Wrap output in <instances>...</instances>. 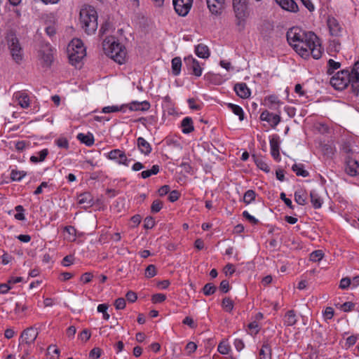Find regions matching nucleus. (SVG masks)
Masks as SVG:
<instances>
[{"label":"nucleus","mask_w":359,"mask_h":359,"mask_svg":"<svg viewBox=\"0 0 359 359\" xmlns=\"http://www.w3.org/2000/svg\"><path fill=\"white\" fill-rule=\"evenodd\" d=\"M331 86L337 90H343L349 84L351 89L356 95L359 93V60L357 61L351 69H343L333 76L330 81Z\"/></svg>","instance_id":"obj_1"},{"label":"nucleus","mask_w":359,"mask_h":359,"mask_svg":"<svg viewBox=\"0 0 359 359\" xmlns=\"http://www.w3.org/2000/svg\"><path fill=\"white\" fill-rule=\"evenodd\" d=\"M316 39V35L313 32H305L297 27H292L287 32L288 43L293 46L299 55H307V50L304 46L308 47L309 45L306 43H313Z\"/></svg>","instance_id":"obj_2"},{"label":"nucleus","mask_w":359,"mask_h":359,"mask_svg":"<svg viewBox=\"0 0 359 359\" xmlns=\"http://www.w3.org/2000/svg\"><path fill=\"white\" fill-rule=\"evenodd\" d=\"M79 22L81 27L88 34H93L97 29V14L90 6H85L80 11Z\"/></svg>","instance_id":"obj_3"},{"label":"nucleus","mask_w":359,"mask_h":359,"mask_svg":"<svg viewBox=\"0 0 359 359\" xmlns=\"http://www.w3.org/2000/svg\"><path fill=\"white\" fill-rule=\"evenodd\" d=\"M67 48L70 63L76 67H80L81 60L86 55V48L82 41L79 39H73Z\"/></svg>","instance_id":"obj_4"},{"label":"nucleus","mask_w":359,"mask_h":359,"mask_svg":"<svg viewBox=\"0 0 359 359\" xmlns=\"http://www.w3.org/2000/svg\"><path fill=\"white\" fill-rule=\"evenodd\" d=\"M104 49L107 54L115 62L121 65L126 61V52L125 48L118 42L109 40L104 41Z\"/></svg>","instance_id":"obj_5"},{"label":"nucleus","mask_w":359,"mask_h":359,"mask_svg":"<svg viewBox=\"0 0 359 359\" xmlns=\"http://www.w3.org/2000/svg\"><path fill=\"white\" fill-rule=\"evenodd\" d=\"M7 42L13 59L17 63H20L23 57V50L20 44L19 40L13 34L7 36Z\"/></svg>","instance_id":"obj_6"},{"label":"nucleus","mask_w":359,"mask_h":359,"mask_svg":"<svg viewBox=\"0 0 359 359\" xmlns=\"http://www.w3.org/2000/svg\"><path fill=\"white\" fill-rule=\"evenodd\" d=\"M306 45H309L308 47H305L307 50V55H299L301 57L306 58L311 55L316 60L321 57L323 49L317 36L316 39L313 40V43H307Z\"/></svg>","instance_id":"obj_7"},{"label":"nucleus","mask_w":359,"mask_h":359,"mask_svg":"<svg viewBox=\"0 0 359 359\" xmlns=\"http://www.w3.org/2000/svg\"><path fill=\"white\" fill-rule=\"evenodd\" d=\"M194 0H172L175 12L182 17L188 15L191 8Z\"/></svg>","instance_id":"obj_8"},{"label":"nucleus","mask_w":359,"mask_h":359,"mask_svg":"<svg viewBox=\"0 0 359 359\" xmlns=\"http://www.w3.org/2000/svg\"><path fill=\"white\" fill-rule=\"evenodd\" d=\"M38 334L36 329L33 327L25 329L20 335V344H25L28 345L33 344L36 340Z\"/></svg>","instance_id":"obj_9"},{"label":"nucleus","mask_w":359,"mask_h":359,"mask_svg":"<svg viewBox=\"0 0 359 359\" xmlns=\"http://www.w3.org/2000/svg\"><path fill=\"white\" fill-rule=\"evenodd\" d=\"M184 62L188 70L192 71V74L196 76H201L203 69L196 59L189 55L184 58Z\"/></svg>","instance_id":"obj_10"},{"label":"nucleus","mask_w":359,"mask_h":359,"mask_svg":"<svg viewBox=\"0 0 359 359\" xmlns=\"http://www.w3.org/2000/svg\"><path fill=\"white\" fill-rule=\"evenodd\" d=\"M345 163V172L349 176L355 177L359 175V163L356 160L348 156L346 158Z\"/></svg>","instance_id":"obj_11"},{"label":"nucleus","mask_w":359,"mask_h":359,"mask_svg":"<svg viewBox=\"0 0 359 359\" xmlns=\"http://www.w3.org/2000/svg\"><path fill=\"white\" fill-rule=\"evenodd\" d=\"M269 142L271 156L276 161H280V137L276 134L273 135L272 136H271Z\"/></svg>","instance_id":"obj_12"},{"label":"nucleus","mask_w":359,"mask_h":359,"mask_svg":"<svg viewBox=\"0 0 359 359\" xmlns=\"http://www.w3.org/2000/svg\"><path fill=\"white\" fill-rule=\"evenodd\" d=\"M208 8L213 15H220L224 8L225 0H206Z\"/></svg>","instance_id":"obj_13"},{"label":"nucleus","mask_w":359,"mask_h":359,"mask_svg":"<svg viewBox=\"0 0 359 359\" xmlns=\"http://www.w3.org/2000/svg\"><path fill=\"white\" fill-rule=\"evenodd\" d=\"M260 119L269 123L272 128H275L280 122V116L279 115L273 114L267 110L262 112Z\"/></svg>","instance_id":"obj_14"},{"label":"nucleus","mask_w":359,"mask_h":359,"mask_svg":"<svg viewBox=\"0 0 359 359\" xmlns=\"http://www.w3.org/2000/svg\"><path fill=\"white\" fill-rule=\"evenodd\" d=\"M327 26L330 29V34L334 36H339L342 32V27L339 22L333 17H330L327 19Z\"/></svg>","instance_id":"obj_15"},{"label":"nucleus","mask_w":359,"mask_h":359,"mask_svg":"<svg viewBox=\"0 0 359 359\" xmlns=\"http://www.w3.org/2000/svg\"><path fill=\"white\" fill-rule=\"evenodd\" d=\"M13 98L18 101V104L24 109L29 107V97L24 91H17L13 94Z\"/></svg>","instance_id":"obj_16"},{"label":"nucleus","mask_w":359,"mask_h":359,"mask_svg":"<svg viewBox=\"0 0 359 359\" xmlns=\"http://www.w3.org/2000/svg\"><path fill=\"white\" fill-rule=\"evenodd\" d=\"M236 95L241 98L246 99L250 96V90L245 83H238L233 88Z\"/></svg>","instance_id":"obj_17"},{"label":"nucleus","mask_w":359,"mask_h":359,"mask_svg":"<svg viewBox=\"0 0 359 359\" xmlns=\"http://www.w3.org/2000/svg\"><path fill=\"white\" fill-rule=\"evenodd\" d=\"M128 107V105H126ZM130 111H147L150 108V104L147 101L137 102L133 101L128 104Z\"/></svg>","instance_id":"obj_18"},{"label":"nucleus","mask_w":359,"mask_h":359,"mask_svg":"<svg viewBox=\"0 0 359 359\" xmlns=\"http://www.w3.org/2000/svg\"><path fill=\"white\" fill-rule=\"evenodd\" d=\"M276 3L284 10L297 12L298 6L293 0H276Z\"/></svg>","instance_id":"obj_19"},{"label":"nucleus","mask_w":359,"mask_h":359,"mask_svg":"<svg viewBox=\"0 0 359 359\" xmlns=\"http://www.w3.org/2000/svg\"><path fill=\"white\" fill-rule=\"evenodd\" d=\"M137 144L139 150L144 155H149L151 151L150 144L143 137H140L137 140Z\"/></svg>","instance_id":"obj_20"},{"label":"nucleus","mask_w":359,"mask_h":359,"mask_svg":"<svg viewBox=\"0 0 359 359\" xmlns=\"http://www.w3.org/2000/svg\"><path fill=\"white\" fill-rule=\"evenodd\" d=\"M182 131L184 134H189L194 131V127L193 125L192 118L190 117H185L181 122Z\"/></svg>","instance_id":"obj_21"},{"label":"nucleus","mask_w":359,"mask_h":359,"mask_svg":"<svg viewBox=\"0 0 359 359\" xmlns=\"http://www.w3.org/2000/svg\"><path fill=\"white\" fill-rule=\"evenodd\" d=\"M266 104L268 107L273 110H276L281 104L276 95H272L265 98Z\"/></svg>","instance_id":"obj_22"},{"label":"nucleus","mask_w":359,"mask_h":359,"mask_svg":"<svg viewBox=\"0 0 359 359\" xmlns=\"http://www.w3.org/2000/svg\"><path fill=\"white\" fill-rule=\"evenodd\" d=\"M195 53L199 57L206 59L210 56V50L208 47L203 43H200L195 48Z\"/></svg>","instance_id":"obj_23"},{"label":"nucleus","mask_w":359,"mask_h":359,"mask_svg":"<svg viewBox=\"0 0 359 359\" xmlns=\"http://www.w3.org/2000/svg\"><path fill=\"white\" fill-rule=\"evenodd\" d=\"M233 8L234 13L242 16L243 11H245L247 8L246 0H233Z\"/></svg>","instance_id":"obj_24"},{"label":"nucleus","mask_w":359,"mask_h":359,"mask_svg":"<svg viewBox=\"0 0 359 359\" xmlns=\"http://www.w3.org/2000/svg\"><path fill=\"white\" fill-rule=\"evenodd\" d=\"M78 202L85 208H89L93 205V198L90 193H83L78 196Z\"/></svg>","instance_id":"obj_25"},{"label":"nucleus","mask_w":359,"mask_h":359,"mask_svg":"<svg viewBox=\"0 0 359 359\" xmlns=\"http://www.w3.org/2000/svg\"><path fill=\"white\" fill-rule=\"evenodd\" d=\"M259 355V359H271V347L267 341L264 342Z\"/></svg>","instance_id":"obj_26"},{"label":"nucleus","mask_w":359,"mask_h":359,"mask_svg":"<svg viewBox=\"0 0 359 359\" xmlns=\"http://www.w3.org/2000/svg\"><path fill=\"white\" fill-rule=\"evenodd\" d=\"M77 139L81 141V142L88 147L92 146L94 144V137L93 134L90 133L88 134L79 133L77 135Z\"/></svg>","instance_id":"obj_27"},{"label":"nucleus","mask_w":359,"mask_h":359,"mask_svg":"<svg viewBox=\"0 0 359 359\" xmlns=\"http://www.w3.org/2000/svg\"><path fill=\"white\" fill-rule=\"evenodd\" d=\"M226 106L234 114L238 116V118L241 121L244 120V111L240 106L232 103H227Z\"/></svg>","instance_id":"obj_28"},{"label":"nucleus","mask_w":359,"mask_h":359,"mask_svg":"<svg viewBox=\"0 0 359 359\" xmlns=\"http://www.w3.org/2000/svg\"><path fill=\"white\" fill-rule=\"evenodd\" d=\"M311 202L314 208L318 209L321 208L323 204V199L316 192V191H311L310 192Z\"/></svg>","instance_id":"obj_29"},{"label":"nucleus","mask_w":359,"mask_h":359,"mask_svg":"<svg viewBox=\"0 0 359 359\" xmlns=\"http://www.w3.org/2000/svg\"><path fill=\"white\" fill-rule=\"evenodd\" d=\"M297 323V318L293 310L288 311L285 315L284 318V324L286 326H292L295 325Z\"/></svg>","instance_id":"obj_30"},{"label":"nucleus","mask_w":359,"mask_h":359,"mask_svg":"<svg viewBox=\"0 0 359 359\" xmlns=\"http://www.w3.org/2000/svg\"><path fill=\"white\" fill-rule=\"evenodd\" d=\"M172 72L175 76L180 74L182 67V60L180 57H174L172 61Z\"/></svg>","instance_id":"obj_31"},{"label":"nucleus","mask_w":359,"mask_h":359,"mask_svg":"<svg viewBox=\"0 0 359 359\" xmlns=\"http://www.w3.org/2000/svg\"><path fill=\"white\" fill-rule=\"evenodd\" d=\"M304 165L302 163H295L292 165V170L296 173L297 176L306 177L309 176V173L307 170H304Z\"/></svg>","instance_id":"obj_32"},{"label":"nucleus","mask_w":359,"mask_h":359,"mask_svg":"<svg viewBox=\"0 0 359 359\" xmlns=\"http://www.w3.org/2000/svg\"><path fill=\"white\" fill-rule=\"evenodd\" d=\"M295 201L301 205H304L306 201V193L304 190H297L294 193Z\"/></svg>","instance_id":"obj_33"},{"label":"nucleus","mask_w":359,"mask_h":359,"mask_svg":"<svg viewBox=\"0 0 359 359\" xmlns=\"http://www.w3.org/2000/svg\"><path fill=\"white\" fill-rule=\"evenodd\" d=\"M160 167L158 165H154L150 170H144L140 173L141 177L147 179L153 175H156L159 172Z\"/></svg>","instance_id":"obj_34"},{"label":"nucleus","mask_w":359,"mask_h":359,"mask_svg":"<svg viewBox=\"0 0 359 359\" xmlns=\"http://www.w3.org/2000/svg\"><path fill=\"white\" fill-rule=\"evenodd\" d=\"M48 154V151L47 149H42L40 151L37 155L38 156H32L30 158V161L33 163H38L45 160L47 155Z\"/></svg>","instance_id":"obj_35"},{"label":"nucleus","mask_w":359,"mask_h":359,"mask_svg":"<svg viewBox=\"0 0 359 359\" xmlns=\"http://www.w3.org/2000/svg\"><path fill=\"white\" fill-rule=\"evenodd\" d=\"M327 66H328V68L327 70V74L331 75L334 73V72L335 70L340 68L341 63L339 62H335L332 59H330L327 62Z\"/></svg>","instance_id":"obj_36"},{"label":"nucleus","mask_w":359,"mask_h":359,"mask_svg":"<svg viewBox=\"0 0 359 359\" xmlns=\"http://www.w3.org/2000/svg\"><path fill=\"white\" fill-rule=\"evenodd\" d=\"M255 197H256L255 191L252 189H249L244 194L243 202L245 204L248 205L255 199Z\"/></svg>","instance_id":"obj_37"},{"label":"nucleus","mask_w":359,"mask_h":359,"mask_svg":"<svg viewBox=\"0 0 359 359\" xmlns=\"http://www.w3.org/2000/svg\"><path fill=\"white\" fill-rule=\"evenodd\" d=\"M126 105L123 104L121 106H107L102 108V111L104 114L111 113V112H118L121 111H124V108Z\"/></svg>","instance_id":"obj_38"},{"label":"nucleus","mask_w":359,"mask_h":359,"mask_svg":"<svg viewBox=\"0 0 359 359\" xmlns=\"http://www.w3.org/2000/svg\"><path fill=\"white\" fill-rule=\"evenodd\" d=\"M25 175L26 172L22 170H12L11 172V178L13 181H20Z\"/></svg>","instance_id":"obj_39"},{"label":"nucleus","mask_w":359,"mask_h":359,"mask_svg":"<svg viewBox=\"0 0 359 359\" xmlns=\"http://www.w3.org/2000/svg\"><path fill=\"white\" fill-rule=\"evenodd\" d=\"M217 290V287L214 285L212 283H207L204 285L203 288V294L205 296H210L213 294Z\"/></svg>","instance_id":"obj_40"},{"label":"nucleus","mask_w":359,"mask_h":359,"mask_svg":"<svg viewBox=\"0 0 359 359\" xmlns=\"http://www.w3.org/2000/svg\"><path fill=\"white\" fill-rule=\"evenodd\" d=\"M222 306L226 311L231 312L233 309V302L229 297H225L222 300Z\"/></svg>","instance_id":"obj_41"},{"label":"nucleus","mask_w":359,"mask_h":359,"mask_svg":"<svg viewBox=\"0 0 359 359\" xmlns=\"http://www.w3.org/2000/svg\"><path fill=\"white\" fill-rule=\"evenodd\" d=\"M42 60L46 66H47V67L50 66V65L53 62V53H51L50 49L48 50V52L43 53Z\"/></svg>","instance_id":"obj_42"},{"label":"nucleus","mask_w":359,"mask_h":359,"mask_svg":"<svg viewBox=\"0 0 359 359\" xmlns=\"http://www.w3.org/2000/svg\"><path fill=\"white\" fill-rule=\"evenodd\" d=\"M324 254L322 250H318L310 254V260L312 262H318L323 259Z\"/></svg>","instance_id":"obj_43"},{"label":"nucleus","mask_w":359,"mask_h":359,"mask_svg":"<svg viewBox=\"0 0 359 359\" xmlns=\"http://www.w3.org/2000/svg\"><path fill=\"white\" fill-rule=\"evenodd\" d=\"M108 304H101L97 306V311L102 313V317L104 320H107L109 318V314L107 313Z\"/></svg>","instance_id":"obj_44"},{"label":"nucleus","mask_w":359,"mask_h":359,"mask_svg":"<svg viewBox=\"0 0 359 359\" xmlns=\"http://www.w3.org/2000/svg\"><path fill=\"white\" fill-rule=\"evenodd\" d=\"M235 15L236 18V25L239 27V29L241 30L243 29L245 25V11H243L242 16L238 15V13H235Z\"/></svg>","instance_id":"obj_45"},{"label":"nucleus","mask_w":359,"mask_h":359,"mask_svg":"<svg viewBox=\"0 0 359 359\" xmlns=\"http://www.w3.org/2000/svg\"><path fill=\"white\" fill-rule=\"evenodd\" d=\"M156 275V269L155 265L150 264L145 269V276L148 278H153Z\"/></svg>","instance_id":"obj_46"},{"label":"nucleus","mask_w":359,"mask_h":359,"mask_svg":"<svg viewBox=\"0 0 359 359\" xmlns=\"http://www.w3.org/2000/svg\"><path fill=\"white\" fill-rule=\"evenodd\" d=\"M255 163L256 165H257V167L261 169L262 170L266 172H269L270 171V168L269 166L268 165V164L264 162L262 159H260V158H257L255 160Z\"/></svg>","instance_id":"obj_47"},{"label":"nucleus","mask_w":359,"mask_h":359,"mask_svg":"<svg viewBox=\"0 0 359 359\" xmlns=\"http://www.w3.org/2000/svg\"><path fill=\"white\" fill-rule=\"evenodd\" d=\"M118 156H119V158L116 161V162L119 164H122V165L128 166L130 160L127 158L125 152L123 151H121L120 154H118Z\"/></svg>","instance_id":"obj_48"},{"label":"nucleus","mask_w":359,"mask_h":359,"mask_svg":"<svg viewBox=\"0 0 359 359\" xmlns=\"http://www.w3.org/2000/svg\"><path fill=\"white\" fill-rule=\"evenodd\" d=\"M163 207V203L159 200H155L153 201L151 206V211L153 213L158 212Z\"/></svg>","instance_id":"obj_49"},{"label":"nucleus","mask_w":359,"mask_h":359,"mask_svg":"<svg viewBox=\"0 0 359 359\" xmlns=\"http://www.w3.org/2000/svg\"><path fill=\"white\" fill-rule=\"evenodd\" d=\"M166 299V295L161 293L155 294L152 296L151 300L154 304L161 303Z\"/></svg>","instance_id":"obj_50"},{"label":"nucleus","mask_w":359,"mask_h":359,"mask_svg":"<svg viewBox=\"0 0 359 359\" xmlns=\"http://www.w3.org/2000/svg\"><path fill=\"white\" fill-rule=\"evenodd\" d=\"M102 350L98 347L93 348L89 353L90 359H98L101 355Z\"/></svg>","instance_id":"obj_51"},{"label":"nucleus","mask_w":359,"mask_h":359,"mask_svg":"<svg viewBox=\"0 0 359 359\" xmlns=\"http://www.w3.org/2000/svg\"><path fill=\"white\" fill-rule=\"evenodd\" d=\"M248 329L250 331V334H257L259 331V324L256 321L251 322L248 325Z\"/></svg>","instance_id":"obj_52"},{"label":"nucleus","mask_w":359,"mask_h":359,"mask_svg":"<svg viewBox=\"0 0 359 359\" xmlns=\"http://www.w3.org/2000/svg\"><path fill=\"white\" fill-rule=\"evenodd\" d=\"M144 227L147 229H152L155 225V220L152 217H147L144 221Z\"/></svg>","instance_id":"obj_53"},{"label":"nucleus","mask_w":359,"mask_h":359,"mask_svg":"<svg viewBox=\"0 0 359 359\" xmlns=\"http://www.w3.org/2000/svg\"><path fill=\"white\" fill-rule=\"evenodd\" d=\"M126 300L124 298H118L114 302V306L117 310L123 309L126 307Z\"/></svg>","instance_id":"obj_54"},{"label":"nucleus","mask_w":359,"mask_h":359,"mask_svg":"<svg viewBox=\"0 0 359 359\" xmlns=\"http://www.w3.org/2000/svg\"><path fill=\"white\" fill-rule=\"evenodd\" d=\"M55 142L60 148L68 149L69 147L68 140L65 137H60L55 141Z\"/></svg>","instance_id":"obj_55"},{"label":"nucleus","mask_w":359,"mask_h":359,"mask_svg":"<svg viewBox=\"0 0 359 359\" xmlns=\"http://www.w3.org/2000/svg\"><path fill=\"white\" fill-rule=\"evenodd\" d=\"M355 306V304L351 302H346L340 305V309L344 312L351 311Z\"/></svg>","instance_id":"obj_56"},{"label":"nucleus","mask_w":359,"mask_h":359,"mask_svg":"<svg viewBox=\"0 0 359 359\" xmlns=\"http://www.w3.org/2000/svg\"><path fill=\"white\" fill-rule=\"evenodd\" d=\"M93 278V275L92 273L86 272L81 276L80 280L83 282V284H86L90 283L92 280Z\"/></svg>","instance_id":"obj_57"},{"label":"nucleus","mask_w":359,"mask_h":359,"mask_svg":"<svg viewBox=\"0 0 359 359\" xmlns=\"http://www.w3.org/2000/svg\"><path fill=\"white\" fill-rule=\"evenodd\" d=\"M340 149L342 152L346 154H350L353 152L350 144L347 142H343L341 143Z\"/></svg>","instance_id":"obj_58"},{"label":"nucleus","mask_w":359,"mask_h":359,"mask_svg":"<svg viewBox=\"0 0 359 359\" xmlns=\"http://www.w3.org/2000/svg\"><path fill=\"white\" fill-rule=\"evenodd\" d=\"M351 284V280L349 278H348V277L343 278L340 280L339 287L341 289L344 290V289L348 288Z\"/></svg>","instance_id":"obj_59"},{"label":"nucleus","mask_w":359,"mask_h":359,"mask_svg":"<svg viewBox=\"0 0 359 359\" xmlns=\"http://www.w3.org/2000/svg\"><path fill=\"white\" fill-rule=\"evenodd\" d=\"M91 334L87 329L83 330L79 335V338L84 341H88L90 338Z\"/></svg>","instance_id":"obj_60"},{"label":"nucleus","mask_w":359,"mask_h":359,"mask_svg":"<svg viewBox=\"0 0 359 359\" xmlns=\"http://www.w3.org/2000/svg\"><path fill=\"white\" fill-rule=\"evenodd\" d=\"M180 196V192L177 190H173L170 192L169 196H168V200L170 202H175L179 199Z\"/></svg>","instance_id":"obj_61"},{"label":"nucleus","mask_w":359,"mask_h":359,"mask_svg":"<svg viewBox=\"0 0 359 359\" xmlns=\"http://www.w3.org/2000/svg\"><path fill=\"white\" fill-rule=\"evenodd\" d=\"M121 150L120 149H114L111 150L108 154V158L111 160L117 161L119 158L118 154H120Z\"/></svg>","instance_id":"obj_62"},{"label":"nucleus","mask_w":359,"mask_h":359,"mask_svg":"<svg viewBox=\"0 0 359 359\" xmlns=\"http://www.w3.org/2000/svg\"><path fill=\"white\" fill-rule=\"evenodd\" d=\"M243 216L252 224H257L259 222L258 219L250 215L248 211H244L243 212Z\"/></svg>","instance_id":"obj_63"},{"label":"nucleus","mask_w":359,"mask_h":359,"mask_svg":"<svg viewBox=\"0 0 359 359\" xmlns=\"http://www.w3.org/2000/svg\"><path fill=\"white\" fill-rule=\"evenodd\" d=\"M219 289L224 293L228 292L229 290V281L227 280H223L220 283Z\"/></svg>","instance_id":"obj_64"}]
</instances>
